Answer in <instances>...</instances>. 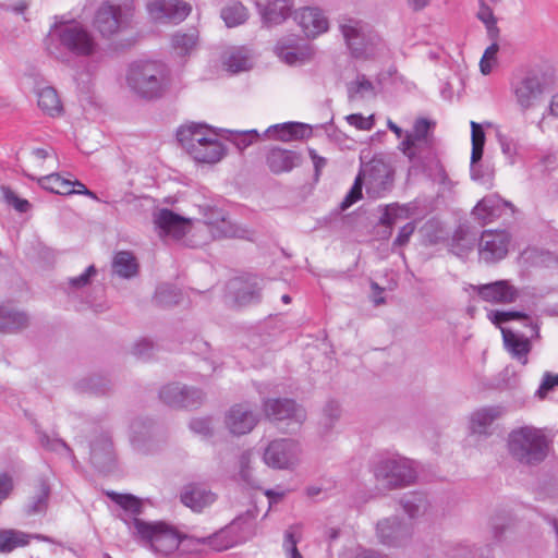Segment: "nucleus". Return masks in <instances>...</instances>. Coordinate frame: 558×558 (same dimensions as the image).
<instances>
[{
    "mask_svg": "<svg viewBox=\"0 0 558 558\" xmlns=\"http://www.w3.org/2000/svg\"><path fill=\"white\" fill-rule=\"evenodd\" d=\"M56 20L45 38V48L51 57L62 63L74 58L98 59L101 47L86 25L75 20H58V16Z\"/></svg>",
    "mask_w": 558,
    "mask_h": 558,
    "instance_id": "1",
    "label": "nucleus"
},
{
    "mask_svg": "<svg viewBox=\"0 0 558 558\" xmlns=\"http://www.w3.org/2000/svg\"><path fill=\"white\" fill-rule=\"evenodd\" d=\"M132 537L155 555L168 557L172 555L182 542L187 539L172 525L162 521L147 522L140 518L125 521Z\"/></svg>",
    "mask_w": 558,
    "mask_h": 558,
    "instance_id": "2",
    "label": "nucleus"
},
{
    "mask_svg": "<svg viewBox=\"0 0 558 558\" xmlns=\"http://www.w3.org/2000/svg\"><path fill=\"white\" fill-rule=\"evenodd\" d=\"M126 84L136 96L157 99L162 97L169 86V71L160 61H135L128 69Z\"/></svg>",
    "mask_w": 558,
    "mask_h": 558,
    "instance_id": "3",
    "label": "nucleus"
},
{
    "mask_svg": "<svg viewBox=\"0 0 558 558\" xmlns=\"http://www.w3.org/2000/svg\"><path fill=\"white\" fill-rule=\"evenodd\" d=\"M548 449L549 440L542 429L524 426L509 434V453L521 464H539L547 457Z\"/></svg>",
    "mask_w": 558,
    "mask_h": 558,
    "instance_id": "4",
    "label": "nucleus"
},
{
    "mask_svg": "<svg viewBox=\"0 0 558 558\" xmlns=\"http://www.w3.org/2000/svg\"><path fill=\"white\" fill-rule=\"evenodd\" d=\"M350 53L355 59L375 58L384 47L373 27L357 19H344L339 25Z\"/></svg>",
    "mask_w": 558,
    "mask_h": 558,
    "instance_id": "5",
    "label": "nucleus"
},
{
    "mask_svg": "<svg viewBox=\"0 0 558 558\" xmlns=\"http://www.w3.org/2000/svg\"><path fill=\"white\" fill-rule=\"evenodd\" d=\"M373 474L387 489L409 486L417 476L414 462L399 454L379 457L373 464Z\"/></svg>",
    "mask_w": 558,
    "mask_h": 558,
    "instance_id": "6",
    "label": "nucleus"
},
{
    "mask_svg": "<svg viewBox=\"0 0 558 558\" xmlns=\"http://www.w3.org/2000/svg\"><path fill=\"white\" fill-rule=\"evenodd\" d=\"M133 5L130 2L113 4L102 3L96 11L94 26L102 37L110 38L132 26Z\"/></svg>",
    "mask_w": 558,
    "mask_h": 558,
    "instance_id": "7",
    "label": "nucleus"
},
{
    "mask_svg": "<svg viewBox=\"0 0 558 558\" xmlns=\"http://www.w3.org/2000/svg\"><path fill=\"white\" fill-rule=\"evenodd\" d=\"M549 86V80L542 70H530L511 84L515 104L521 111L533 108Z\"/></svg>",
    "mask_w": 558,
    "mask_h": 558,
    "instance_id": "8",
    "label": "nucleus"
},
{
    "mask_svg": "<svg viewBox=\"0 0 558 558\" xmlns=\"http://www.w3.org/2000/svg\"><path fill=\"white\" fill-rule=\"evenodd\" d=\"M195 232L203 239L195 245L206 244L210 239L239 238L243 231L228 220L222 210L207 208L204 213V221L195 227Z\"/></svg>",
    "mask_w": 558,
    "mask_h": 558,
    "instance_id": "9",
    "label": "nucleus"
},
{
    "mask_svg": "<svg viewBox=\"0 0 558 558\" xmlns=\"http://www.w3.org/2000/svg\"><path fill=\"white\" fill-rule=\"evenodd\" d=\"M514 206L497 194L483 197L472 210V215L480 225L485 226L498 219L511 223L514 219Z\"/></svg>",
    "mask_w": 558,
    "mask_h": 558,
    "instance_id": "10",
    "label": "nucleus"
},
{
    "mask_svg": "<svg viewBox=\"0 0 558 558\" xmlns=\"http://www.w3.org/2000/svg\"><path fill=\"white\" fill-rule=\"evenodd\" d=\"M301 448L298 441L289 438L275 439L264 451V462L278 470L292 469L299 463Z\"/></svg>",
    "mask_w": 558,
    "mask_h": 558,
    "instance_id": "11",
    "label": "nucleus"
},
{
    "mask_svg": "<svg viewBox=\"0 0 558 558\" xmlns=\"http://www.w3.org/2000/svg\"><path fill=\"white\" fill-rule=\"evenodd\" d=\"M376 536L384 546H405L412 539L413 525L397 515L385 518L376 524Z\"/></svg>",
    "mask_w": 558,
    "mask_h": 558,
    "instance_id": "12",
    "label": "nucleus"
},
{
    "mask_svg": "<svg viewBox=\"0 0 558 558\" xmlns=\"http://www.w3.org/2000/svg\"><path fill=\"white\" fill-rule=\"evenodd\" d=\"M511 243V234L507 230H484L478 241L480 259L494 264L504 259Z\"/></svg>",
    "mask_w": 558,
    "mask_h": 558,
    "instance_id": "13",
    "label": "nucleus"
},
{
    "mask_svg": "<svg viewBox=\"0 0 558 558\" xmlns=\"http://www.w3.org/2000/svg\"><path fill=\"white\" fill-rule=\"evenodd\" d=\"M265 416L274 422L288 421L300 426L306 418L302 405L289 398H267L262 403Z\"/></svg>",
    "mask_w": 558,
    "mask_h": 558,
    "instance_id": "14",
    "label": "nucleus"
},
{
    "mask_svg": "<svg viewBox=\"0 0 558 558\" xmlns=\"http://www.w3.org/2000/svg\"><path fill=\"white\" fill-rule=\"evenodd\" d=\"M263 279L256 276L234 278L228 283V291L238 306L256 304L262 299Z\"/></svg>",
    "mask_w": 558,
    "mask_h": 558,
    "instance_id": "15",
    "label": "nucleus"
},
{
    "mask_svg": "<svg viewBox=\"0 0 558 558\" xmlns=\"http://www.w3.org/2000/svg\"><path fill=\"white\" fill-rule=\"evenodd\" d=\"M258 423V414L248 402L232 405L225 415L228 430L236 436L251 433Z\"/></svg>",
    "mask_w": 558,
    "mask_h": 558,
    "instance_id": "16",
    "label": "nucleus"
},
{
    "mask_svg": "<svg viewBox=\"0 0 558 558\" xmlns=\"http://www.w3.org/2000/svg\"><path fill=\"white\" fill-rule=\"evenodd\" d=\"M470 289L474 291L481 300L488 303L510 304L518 300V289L510 284L508 280H497L485 284H471Z\"/></svg>",
    "mask_w": 558,
    "mask_h": 558,
    "instance_id": "17",
    "label": "nucleus"
},
{
    "mask_svg": "<svg viewBox=\"0 0 558 558\" xmlns=\"http://www.w3.org/2000/svg\"><path fill=\"white\" fill-rule=\"evenodd\" d=\"M159 398L165 404L170 407L194 408L203 402L205 396L197 388L170 384L160 389Z\"/></svg>",
    "mask_w": 558,
    "mask_h": 558,
    "instance_id": "18",
    "label": "nucleus"
},
{
    "mask_svg": "<svg viewBox=\"0 0 558 558\" xmlns=\"http://www.w3.org/2000/svg\"><path fill=\"white\" fill-rule=\"evenodd\" d=\"M150 17L160 23H180L191 12V5L180 0H155L147 4Z\"/></svg>",
    "mask_w": 558,
    "mask_h": 558,
    "instance_id": "19",
    "label": "nucleus"
},
{
    "mask_svg": "<svg viewBox=\"0 0 558 558\" xmlns=\"http://www.w3.org/2000/svg\"><path fill=\"white\" fill-rule=\"evenodd\" d=\"M154 222L160 230L161 235L181 239L191 230V221L173 213L168 208H162L154 216Z\"/></svg>",
    "mask_w": 558,
    "mask_h": 558,
    "instance_id": "20",
    "label": "nucleus"
},
{
    "mask_svg": "<svg viewBox=\"0 0 558 558\" xmlns=\"http://www.w3.org/2000/svg\"><path fill=\"white\" fill-rule=\"evenodd\" d=\"M90 461L100 472H109L116 465L113 444L107 433H101L92 441Z\"/></svg>",
    "mask_w": 558,
    "mask_h": 558,
    "instance_id": "21",
    "label": "nucleus"
},
{
    "mask_svg": "<svg viewBox=\"0 0 558 558\" xmlns=\"http://www.w3.org/2000/svg\"><path fill=\"white\" fill-rule=\"evenodd\" d=\"M400 149L411 162L425 166L436 157V138L403 140Z\"/></svg>",
    "mask_w": 558,
    "mask_h": 558,
    "instance_id": "22",
    "label": "nucleus"
},
{
    "mask_svg": "<svg viewBox=\"0 0 558 558\" xmlns=\"http://www.w3.org/2000/svg\"><path fill=\"white\" fill-rule=\"evenodd\" d=\"M276 54L287 64L294 65L308 60L312 50L307 45L300 46L295 36L281 38L275 46Z\"/></svg>",
    "mask_w": 558,
    "mask_h": 558,
    "instance_id": "23",
    "label": "nucleus"
},
{
    "mask_svg": "<svg viewBox=\"0 0 558 558\" xmlns=\"http://www.w3.org/2000/svg\"><path fill=\"white\" fill-rule=\"evenodd\" d=\"M302 157L294 150L272 147L266 154V165L271 173L290 172L301 165Z\"/></svg>",
    "mask_w": 558,
    "mask_h": 558,
    "instance_id": "24",
    "label": "nucleus"
},
{
    "mask_svg": "<svg viewBox=\"0 0 558 558\" xmlns=\"http://www.w3.org/2000/svg\"><path fill=\"white\" fill-rule=\"evenodd\" d=\"M294 19L307 37H316L329 27L327 17L317 8H302L295 13Z\"/></svg>",
    "mask_w": 558,
    "mask_h": 558,
    "instance_id": "25",
    "label": "nucleus"
},
{
    "mask_svg": "<svg viewBox=\"0 0 558 558\" xmlns=\"http://www.w3.org/2000/svg\"><path fill=\"white\" fill-rule=\"evenodd\" d=\"M180 498L184 506L193 511L201 512L204 508L214 504L217 496L204 485L191 483L184 486Z\"/></svg>",
    "mask_w": 558,
    "mask_h": 558,
    "instance_id": "26",
    "label": "nucleus"
},
{
    "mask_svg": "<svg viewBox=\"0 0 558 558\" xmlns=\"http://www.w3.org/2000/svg\"><path fill=\"white\" fill-rule=\"evenodd\" d=\"M209 131L210 130L205 124L191 123L181 126L177 131V140L182 148L192 156L193 150L203 145V142L209 135Z\"/></svg>",
    "mask_w": 558,
    "mask_h": 558,
    "instance_id": "27",
    "label": "nucleus"
},
{
    "mask_svg": "<svg viewBox=\"0 0 558 558\" xmlns=\"http://www.w3.org/2000/svg\"><path fill=\"white\" fill-rule=\"evenodd\" d=\"M293 0H270L265 5H259L263 24L266 26L279 25L291 14Z\"/></svg>",
    "mask_w": 558,
    "mask_h": 558,
    "instance_id": "28",
    "label": "nucleus"
},
{
    "mask_svg": "<svg viewBox=\"0 0 558 558\" xmlns=\"http://www.w3.org/2000/svg\"><path fill=\"white\" fill-rule=\"evenodd\" d=\"M32 538L51 542L50 537L45 535H33L15 529L0 530V554H9L16 548L25 547Z\"/></svg>",
    "mask_w": 558,
    "mask_h": 558,
    "instance_id": "29",
    "label": "nucleus"
},
{
    "mask_svg": "<svg viewBox=\"0 0 558 558\" xmlns=\"http://www.w3.org/2000/svg\"><path fill=\"white\" fill-rule=\"evenodd\" d=\"M29 324L28 315L9 304L0 305V332L15 333Z\"/></svg>",
    "mask_w": 558,
    "mask_h": 558,
    "instance_id": "30",
    "label": "nucleus"
},
{
    "mask_svg": "<svg viewBox=\"0 0 558 558\" xmlns=\"http://www.w3.org/2000/svg\"><path fill=\"white\" fill-rule=\"evenodd\" d=\"M50 498V486L45 478L38 481L36 490L33 496L28 498L23 507V512L27 517L45 514Z\"/></svg>",
    "mask_w": 558,
    "mask_h": 558,
    "instance_id": "31",
    "label": "nucleus"
},
{
    "mask_svg": "<svg viewBox=\"0 0 558 558\" xmlns=\"http://www.w3.org/2000/svg\"><path fill=\"white\" fill-rule=\"evenodd\" d=\"M367 178V192L373 187L386 190V185L391 181V170L383 160L373 159L363 170Z\"/></svg>",
    "mask_w": 558,
    "mask_h": 558,
    "instance_id": "32",
    "label": "nucleus"
},
{
    "mask_svg": "<svg viewBox=\"0 0 558 558\" xmlns=\"http://www.w3.org/2000/svg\"><path fill=\"white\" fill-rule=\"evenodd\" d=\"M307 134H310L307 125L298 122L275 124L265 131L267 137L283 142L304 138Z\"/></svg>",
    "mask_w": 558,
    "mask_h": 558,
    "instance_id": "33",
    "label": "nucleus"
},
{
    "mask_svg": "<svg viewBox=\"0 0 558 558\" xmlns=\"http://www.w3.org/2000/svg\"><path fill=\"white\" fill-rule=\"evenodd\" d=\"M505 348L510 352L512 357L519 360L522 364L527 363V354L531 351L530 340L525 337L518 336L508 328H501Z\"/></svg>",
    "mask_w": 558,
    "mask_h": 558,
    "instance_id": "34",
    "label": "nucleus"
},
{
    "mask_svg": "<svg viewBox=\"0 0 558 558\" xmlns=\"http://www.w3.org/2000/svg\"><path fill=\"white\" fill-rule=\"evenodd\" d=\"M225 155L222 144L215 136H207L203 145L193 150L191 156L197 162L215 163Z\"/></svg>",
    "mask_w": 558,
    "mask_h": 558,
    "instance_id": "35",
    "label": "nucleus"
},
{
    "mask_svg": "<svg viewBox=\"0 0 558 558\" xmlns=\"http://www.w3.org/2000/svg\"><path fill=\"white\" fill-rule=\"evenodd\" d=\"M504 409L498 405L485 407L472 413L470 426L473 433L485 434L493 422L499 418Z\"/></svg>",
    "mask_w": 558,
    "mask_h": 558,
    "instance_id": "36",
    "label": "nucleus"
},
{
    "mask_svg": "<svg viewBox=\"0 0 558 558\" xmlns=\"http://www.w3.org/2000/svg\"><path fill=\"white\" fill-rule=\"evenodd\" d=\"M399 504L404 512L412 519L425 514L430 506L427 496L421 492L404 494L400 498Z\"/></svg>",
    "mask_w": 558,
    "mask_h": 558,
    "instance_id": "37",
    "label": "nucleus"
},
{
    "mask_svg": "<svg viewBox=\"0 0 558 558\" xmlns=\"http://www.w3.org/2000/svg\"><path fill=\"white\" fill-rule=\"evenodd\" d=\"M107 496L125 512L126 517H121L124 522L137 518L143 512V502L134 495L107 492Z\"/></svg>",
    "mask_w": 558,
    "mask_h": 558,
    "instance_id": "38",
    "label": "nucleus"
},
{
    "mask_svg": "<svg viewBox=\"0 0 558 558\" xmlns=\"http://www.w3.org/2000/svg\"><path fill=\"white\" fill-rule=\"evenodd\" d=\"M38 107L51 117L61 114L63 107L57 90L51 86L40 88L37 93Z\"/></svg>",
    "mask_w": 558,
    "mask_h": 558,
    "instance_id": "39",
    "label": "nucleus"
},
{
    "mask_svg": "<svg viewBox=\"0 0 558 558\" xmlns=\"http://www.w3.org/2000/svg\"><path fill=\"white\" fill-rule=\"evenodd\" d=\"M112 270L119 277L132 278L137 274L138 265L132 253L121 251L113 257Z\"/></svg>",
    "mask_w": 558,
    "mask_h": 558,
    "instance_id": "40",
    "label": "nucleus"
},
{
    "mask_svg": "<svg viewBox=\"0 0 558 558\" xmlns=\"http://www.w3.org/2000/svg\"><path fill=\"white\" fill-rule=\"evenodd\" d=\"M39 185L59 195H71L74 194L73 182L69 179L63 178L59 173H50L41 177L38 180Z\"/></svg>",
    "mask_w": 558,
    "mask_h": 558,
    "instance_id": "41",
    "label": "nucleus"
},
{
    "mask_svg": "<svg viewBox=\"0 0 558 558\" xmlns=\"http://www.w3.org/2000/svg\"><path fill=\"white\" fill-rule=\"evenodd\" d=\"M489 319L496 326H501L513 319L522 320L525 326H531L535 333L538 332V326L533 324L530 316L519 311H490L488 314Z\"/></svg>",
    "mask_w": 558,
    "mask_h": 558,
    "instance_id": "42",
    "label": "nucleus"
},
{
    "mask_svg": "<svg viewBox=\"0 0 558 558\" xmlns=\"http://www.w3.org/2000/svg\"><path fill=\"white\" fill-rule=\"evenodd\" d=\"M198 33L192 29L189 33H175L172 35L171 44L174 51L180 56L189 54L197 45Z\"/></svg>",
    "mask_w": 558,
    "mask_h": 558,
    "instance_id": "43",
    "label": "nucleus"
},
{
    "mask_svg": "<svg viewBox=\"0 0 558 558\" xmlns=\"http://www.w3.org/2000/svg\"><path fill=\"white\" fill-rule=\"evenodd\" d=\"M252 451L245 450L243 451L238 460L239 472L236 474V480L243 483L248 487H257L258 481L253 474L252 469Z\"/></svg>",
    "mask_w": 558,
    "mask_h": 558,
    "instance_id": "44",
    "label": "nucleus"
},
{
    "mask_svg": "<svg viewBox=\"0 0 558 558\" xmlns=\"http://www.w3.org/2000/svg\"><path fill=\"white\" fill-rule=\"evenodd\" d=\"M350 100L361 99L365 96H375V86L365 74H357L356 78L347 85Z\"/></svg>",
    "mask_w": 558,
    "mask_h": 558,
    "instance_id": "45",
    "label": "nucleus"
},
{
    "mask_svg": "<svg viewBox=\"0 0 558 558\" xmlns=\"http://www.w3.org/2000/svg\"><path fill=\"white\" fill-rule=\"evenodd\" d=\"M181 298L182 293L177 287L163 283L157 288L154 300L161 307H170L179 304Z\"/></svg>",
    "mask_w": 558,
    "mask_h": 558,
    "instance_id": "46",
    "label": "nucleus"
},
{
    "mask_svg": "<svg viewBox=\"0 0 558 558\" xmlns=\"http://www.w3.org/2000/svg\"><path fill=\"white\" fill-rule=\"evenodd\" d=\"M220 15L228 27H235L247 20V10L242 3L234 2L225 7Z\"/></svg>",
    "mask_w": 558,
    "mask_h": 558,
    "instance_id": "47",
    "label": "nucleus"
},
{
    "mask_svg": "<svg viewBox=\"0 0 558 558\" xmlns=\"http://www.w3.org/2000/svg\"><path fill=\"white\" fill-rule=\"evenodd\" d=\"M255 519L256 509H248L231 522L230 529L241 531L244 538L252 537L255 534Z\"/></svg>",
    "mask_w": 558,
    "mask_h": 558,
    "instance_id": "48",
    "label": "nucleus"
},
{
    "mask_svg": "<svg viewBox=\"0 0 558 558\" xmlns=\"http://www.w3.org/2000/svg\"><path fill=\"white\" fill-rule=\"evenodd\" d=\"M225 64L232 73H239L251 68V60L243 49H234L228 54Z\"/></svg>",
    "mask_w": 558,
    "mask_h": 558,
    "instance_id": "49",
    "label": "nucleus"
},
{
    "mask_svg": "<svg viewBox=\"0 0 558 558\" xmlns=\"http://www.w3.org/2000/svg\"><path fill=\"white\" fill-rule=\"evenodd\" d=\"M434 126H435L434 122H430L429 120H427L425 118H418L415 120L412 131L407 132L404 134L403 140H416L420 142L424 137L425 138H434V135L432 132Z\"/></svg>",
    "mask_w": 558,
    "mask_h": 558,
    "instance_id": "50",
    "label": "nucleus"
},
{
    "mask_svg": "<svg viewBox=\"0 0 558 558\" xmlns=\"http://www.w3.org/2000/svg\"><path fill=\"white\" fill-rule=\"evenodd\" d=\"M488 548H473L465 544H459L453 548L450 558H489Z\"/></svg>",
    "mask_w": 558,
    "mask_h": 558,
    "instance_id": "51",
    "label": "nucleus"
},
{
    "mask_svg": "<svg viewBox=\"0 0 558 558\" xmlns=\"http://www.w3.org/2000/svg\"><path fill=\"white\" fill-rule=\"evenodd\" d=\"M39 442L41 447L49 451L59 452L60 450H64L69 454H72V450L70 449L65 441H63L60 438H52L46 433H39Z\"/></svg>",
    "mask_w": 558,
    "mask_h": 558,
    "instance_id": "52",
    "label": "nucleus"
},
{
    "mask_svg": "<svg viewBox=\"0 0 558 558\" xmlns=\"http://www.w3.org/2000/svg\"><path fill=\"white\" fill-rule=\"evenodd\" d=\"M362 174L359 173L355 178V181L353 183V186L350 189L349 193L345 195L343 201L341 202V209L345 210L350 206H352L354 203H356L362 197Z\"/></svg>",
    "mask_w": 558,
    "mask_h": 558,
    "instance_id": "53",
    "label": "nucleus"
},
{
    "mask_svg": "<svg viewBox=\"0 0 558 558\" xmlns=\"http://www.w3.org/2000/svg\"><path fill=\"white\" fill-rule=\"evenodd\" d=\"M299 539L295 537L294 526H290L284 532L283 548L288 558H303L298 549Z\"/></svg>",
    "mask_w": 558,
    "mask_h": 558,
    "instance_id": "54",
    "label": "nucleus"
},
{
    "mask_svg": "<svg viewBox=\"0 0 558 558\" xmlns=\"http://www.w3.org/2000/svg\"><path fill=\"white\" fill-rule=\"evenodd\" d=\"M499 50V46L497 43H493L490 46H488L480 62L481 72L484 75H487L492 72L493 63L496 60L497 52Z\"/></svg>",
    "mask_w": 558,
    "mask_h": 558,
    "instance_id": "55",
    "label": "nucleus"
},
{
    "mask_svg": "<svg viewBox=\"0 0 558 558\" xmlns=\"http://www.w3.org/2000/svg\"><path fill=\"white\" fill-rule=\"evenodd\" d=\"M345 119L350 125H353L357 130L362 131H369L375 124L373 116L363 117L361 113H352L347 116Z\"/></svg>",
    "mask_w": 558,
    "mask_h": 558,
    "instance_id": "56",
    "label": "nucleus"
},
{
    "mask_svg": "<svg viewBox=\"0 0 558 558\" xmlns=\"http://www.w3.org/2000/svg\"><path fill=\"white\" fill-rule=\"evenodd\" d=\"M190 428L198 435L208 437L213 435V425L209 417L193 418L190 422Z\"/></svg>",
    "mask_w": 558,
    "mask_h": 558,
    "instance_id": "57",
    "label": "nucleus"
},
{
    "mask_svg": "<svg viewBox=\"0 0 558 558\" xmlns=\"http://www.w3.org/2000/svg\"><path fill=\"white\" fill-rule=\"evenodd\" d=\"M499 144L501 147L502 154L509 160V163L513 165L515 162V156L518 154V145L517 143L507 136H499Z\"/></svg>",
    "mask_w": 558,
    "mask_h": 558,
    "instance_id": "58",
    "label": "nucleus"
},
{
    "mask_svg": "<svg viewBox=\"0 0 558 558\" xmlns=\"http://www.w3.org/2000/svg\"><path fill=\"white\" fill-rule=\"evenodd\" d=\"M13 476L7 472L0 473V506L5 501L14 490Z\"/></svg>",
    "mask_w": 558,
    "mask_h": 558,
    "instance_id": "59",
    "label": "nucleus"
},
{
    "mask_svg": "<svg viewBox=\"0 0 558 558\" xmlns=\"http://www.w3.org/2000/svg\"><path fill=\"white\" fill-rule=\"evenodd\" d=\"M97 272L94 265L87 267V269L77 277L69 279V286L72 289H81L89 284L90 278Z\"/></svg>",
    "mask_w": 558,
    "mask_h": 558,
    "instance_id": "60",
    "label": "nucleus"
},
{
    "mask_svg": "<svg viewBox=\"0 0 558 558\" xmlns=\"http://www.w3.org/2000/svg\"><path fill=\"white\" fill-rule=\"evenodd\" d=\"M4 198L19 213H26L31 208V204L26 199L20 198L12 190L3 189Z\"/></svg>",
    "mask_w": 558,
    "mask_h": 558,
    "instance_id": "61",
    "label": "nucleus"
},
{
    "mask_svg": "<svg viewBox=\"0 0 558 558\" xmlns=\"http://www.w3.org/2000/svg\"><path fill=\"white\" fill-rule=\"evenodd\" d=\"M155 345L150 340L142 339L135 343L133 354L141 360H149L153 356Z\"/></svg>",
    "mask_w": 558,
    "mask_h": 558,
    "instance_id": "62",
    "label": "nucleus"
},
{
    "mask_svg": "<svg viewBox=\"0 0 558 558\" xmlns=\"http://www.w3.org/2000/svg\"><path fill=\"white\" fill-rule=\"evenodd\" d=\"M341 409L338 402L330 401L324 408L325 425L330 428L332 424L340 417Z\"/></svg>",
    "mask_w": 558,
    "mask_h": 558,
    "instance_id": "63",
    "label": "nucleus"
},
{
    "mask_svg": "<svg viewBox=\"0 0 558 558\" xmlns=\"http://www.w3.org/2000/svg\"><path fill=\"white\" fill-rule=\"evenodd\" d=\"M399 210H401V208L398 205L386 206L379 219V223L391 229L396 220L399 218Z\"/></svg>",
    "mask_w": 558,
    "mask_h": 558,
    "instance_id": "64",
    "label": "nucleus"
}]
</instances>
